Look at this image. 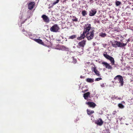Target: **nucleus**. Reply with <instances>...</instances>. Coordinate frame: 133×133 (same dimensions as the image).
Listing matches in <instances>:
<instances>
[{
	"instance_id": "1",
	"label": "nucleus",
	"mask_w": 133,
	"mask_h": 133,
	"mask_svg": "<svg viewBox=\"0 0 133 133\" xmlns=\"http://www.w3.org/2000/svg\"><path fill=\"white\" fill-rule=\"evenodd\" d=\"M112 45L113 46L116 48L117 47V46L118 47H122L125 46L127 45V43H124L117 41H115L112 43Z\"/></svg>"
},
{
	"instance_id": "2",
	"label": "nucleus",
	"mask_w": 133,
	"mask_h": 133,
	"mask_svg": "<svg viewBox=\"0 0 133 133\" xmlns=\"http://www.w3.org/2000/svg\"><path fill=\"white\" fill-rule=\"evenodd\" d=\"M86 40H83L79 42L78 43V45L77 46V47L79 49L81 48V52H82L83 50V48L85 45Z\"/></svg>"
},
{
	"instance_id": "3",
	"label": "nucleus",
	"mask_w": 133,
	"mask_h": 133,
	"mask_svg": "<svg viewBox=\"0 0 133 133\" xmlns=\"http://www.w3.org/2000/svg\"><path fill=\"white\" fill-rule=\"evenodd\" d=\"M94 32V30H93L86 33V36L88 40H90L93 38Z\"/></svg>"
},
{
	"instance_id": "4",
	"label": "nucleus",
	"mask_w": 133,
	"mask_h": 133,
	"mask_svg": "<svg viewBox=\"0 0 133 133\" xmlns=\"http://www.w3.org/2000/svg\"><path fill=\"white\" fill-rule=\"evenodd\" d=\"M105 54L104 53L103 56L107 59H108L110 61L111 64L112 65H114L115 63V61L114 58L107 54V53L105 52Z\"/></svg>"
},
{
	"instance_id": "5",
	"label": "nucleus",
	"mask_w": 133,
	"mask_h": 133,
	"mask_svg": "<svg viewBox=\"0 0 133 133\" xmlns=\"http://www.w3.org/2000/svg\"><path fill=\"white\" fill-rule=\"evenodd\" d=\"M114 80L115 81L117 79L119 81V83L121 84V85L122 86L124 84L123 79L122 77L120 75H117L115 76L114 78Z\"/></svg>"
},
{
	"instance_id": "6",
	"label": "nucleus",
	"mask_w": 133,
	"mask_h": 133,
	"mask_svg": "<svg viewBox=\"0 0 133 133\" xmlns=\"http://www.w3.org/2000/svg\"><path fill=\"white\" fill-rule=\"evenodd\" d=\"M59 28L58 25L55 24L52 26L50 28V30L54 32H57L59 30Z\"/></svg>"
},
{
	"instance_id": "7",
	"label": "nucleus",
	"mask_w": 133,
	"mask_h": 133,
	"mask_svg": "<svg viewBox=\"0 0 133 133\" xmlns=\"http://www.w3.org/2000/svg\"><path fill=\"white\" fill-rule=\"evenodd\" d=\"M91 28V25L90 24H85L84 27L83 31L85 33H87L89 32Z\"/></svg>"
},
{
	"instance_id": "8",
	"label": "nucleus",
	"mask_w": 133,
	"mask_h": 133,
	"mask_svg": "<svg viewBox=\"0 0 133 133\" xmlns=\"http://www.w3.org/2000/svg\"><path fill=\"white\" fill-rule=\"evenodd\" d=\"M102 64L103 66L105 67L108 70H112L113 69L112 66L110 65V64L107 62H102Z\"/></svg>"
},
{
	"instance_id": "9",
	"label": "nucleus",
	"mask_w": 133,
	"mask_h": 133,
	"mask_svg": "<svg viewBox=\"0 0 133 133\" xmlns=\"http://www.w3.org/2000/svg\"><path fill=\"white\" fill-rule=\"evenodd\" d=\"M91 70L92 72H94L95 73L96 75L97 76L101 77L100 72L97 69L96 67L95 66L94 67H92Z\"/></svg>"
},
{
	"instance_id": "10",
	"label": "nucleus",
	"mask_w": 133,
	"mask_h": 133,
	"mask_svg": "<svg viewBox=\"0 0 133 133\" xmlns=\"http://www.w3.org/2000/svg\"><path fill=\"white\" fill-rule=\"evenodd\" d=\"M86 104L88 105L89 107L92 108H94L96 106V104L92 102H86Z\"/></svg>"
},
{
	"instance_id": "11",
	"label": "nucleus",
	"mask_w": 133,
	"mask_h": 133,
	"mask_svg": "<svg viewBox=\"0 0 133 133\" xmlns=\"http://www.w3.org/2000/svg\"><path fill=\"white\" fill-rule=\"evenodd\" d=\"M41 17L43 18V21L47 23H48L49 22V18L46 15H43Z\"/></svg>"
},
{
	"instance_id": "12",
	"label": "nucleus",
	"mask_w": 133,
	"mask_h": 133,
	"mask_svg": "<svg viewBox=\"0 0 133 133\" xmlns=\"http://www.w3.org/2000/svg\"><path fill=\"white\" fill-rule=\"evenodd\" d=\"M35 5V3L34 2H31L29 3L28 5V8L30 10L33 9Z\"/></svg>"
},
{
	"instance_id": "13",
	"label": "nucleus",
	"mask_w": 133,
	"mask_h": 133,
	"mask_svg": "<svg viewBox=\"0 0 133 133\" xmlns=\"http://www.w3.org/2000/svg\"><path fill=\"white\" fill-rule=\"evenodd\" d=\"M103 121L101 118H99L96 121L95 123L101 126L103 124Z\"/></svg>"
},
{
	"instance_id": "14",
	"label": "nucleus",
	"mask_w": 133,
	"mask_h": 133,
	"mask_svg": "<svg viewBox=\"0 0 133 133\" xmlns=\"http://www.w3.org/2000/svg\"><path fill=\"white\" fill-rule=\"evenodd\" d=\"M85 34L86 35V33H85L83 31V32L81 35L80 36L77 38V40H81L82 39H84L85 37Z\"/></svg>"
},
{
	"instance_id": "15",
	"label": "nucleus",
	"mask_w": 133,
	"mask_h": 133,
	"mask_svg": "<svg viewBox=\"0 0 133 133\" xmlns=\"http://www.w3.org/2000/svg\"><path fill=\"white\" fill-rule=\"evenodd\" d=\"M97 12L95 10H91L90 11L89 15L90 16H93L95 15Z\"/></svg>"
},
{
	"instance_id": "16",
	"label": "nucleus",
	"mask_w": 133,
	"mask_h": 133,
	"mask_svg": "<svg viewBox=\"0 0 133 133\" xmlns=\"http://www.w3.org/2000/svg\"><path fill=\"white\" fill-rule=\"evenodd\" d=\"M90 94V93L89 92H88L84 94L83 95V97L84 99H87L88 97L89 96Z\"/></svg>"
},
{
	"instance_id": "17",
	"label": "nucleus",
	"mask_w": 133,
	"mask_h": 133,
	"mask_svg": "<svg viewBox=\"0 0 133 133\" xmlns=\"http://www.w3.org/2000/svg\"><path fill=\"white\" fill-rule=\"evenodd\" d=\"M34 40L36 42L42 45H44V43L42 42V41L40 39H35Z\"/></svg>"
},
{
	"instance_id": "18",
	"label": "nucleus",
	"mask_w": 133,
	"mask_h": 133,
	"mask_svg": "<svg viewBox=\"0 0 133 133\" xmlns=\"http://www.w3.org/2000/svg\"><path fill=\"white\" fill-rule=\"evenodd\" d=\"M87 114L90 115L94 113V112L93 110H91L88 109H87Z\"/></svg>"
},
{
	"instance_id": "19",
	"label": "nucleus",
	"mask_w": 133,
	"mask_h": 133,
	"mask_svg": "<svg viewBox=\"0 0 133 133\" xmlns=\"http://www.w3.org/2000/svg\"><path fill=\"white\" fill-rule=\"evenodd\" d=\"M86 81L88 82L92 83L94 82V79L88 78L86 79Z\"/></svg>"
},
{
	"instance_id": "20",
	"label": "nucleus",
	"mask_w": 133,
	"mask_h": 133,
	"mask_svg": "<svg viewBox=\"0 0 133 133\" xmlns=\"http://www.w3.org/2000/svg\"><path fill=\"white\" fill-rule=\"evenodd\" d=\"M72 20L73 21L77 22L78 21V19L75 16H72Z\"/></svg>"
},
{
	"instance_id": "21",
	"label": "nucleus",
	"mask_w": 133,
	"mask_h": 133,
	"mask_svg": "<svg viewBox=\"0 0 133 133\" xmlns=\"http://www.w3.org/2000/svg\"><path fill=\"white\" fill-rule=\"evenodd\" d=\"M106 35L105 33H103V32L101 33L99 35V36L102 37H105Z\"/></svg>"
},
{
	"instance_id": "22",
	"label": "nucleus",
	"mask_w": 133,
	"mask_h": 133,
	"mask_svg": "<svg viewBox=\"0 0 133 133\" xmlns=\"http://www.w3.org/2000/svg\"><path fill=\"white\" fill-rule=\"evenodd\" d=\"M76 38V35H74L69 37V39H74Z\"/></svg>"
},
{
	"instance_id": "23",
	"label": "nucleus",
	"mask_w": 133,
	"mask_h": 133,
	"mask_svg": "<svg viewBox=\"0 0 133 133\" xmlns=\"http://www.w3.org/2000/svg\"><path fill=\"white\" fill-rule=\"evenodd\" d=\"M118 107L121 109H123L124 108V106L121 103H119L118 105Z\"/></svg>"
},
{
	"instance_id": "24",
	"label": "nucleus",
	"mask_w": 133,
	"mask_h": 133,
	"mask_svg": "<svg viewBox=\"0 0 133 133\" xmlns=\"http://www.w3.org/2000/svg\"><path fill=\"white\" fill-rule=\"evenodd\" d=\"M82 13L83 16H85V15H87V11L85 10H83L82 11Z\"/></svg>"
},
{
	"instance_id": "25",
	"label": "nucleus",
	"mask_w": 133,
	"mask_h": 133,
	"mask_svg": "<svg viewBox=\"0 0 133 133\" xmlns=\"http://www.w3.org/2000/svg\"><path fill=\"white\" fill-rule=\"evenodd\" d=\"M59 0H56V1H55L53 2L52 4V6H54L56 4L58 3L59 2Z\"/></svg>"
},
{
	"instance_id": "26",
	"label": "nucleus",
	"mask_w": 133,
	"mask_h": 133,
	"mask_svg": "<svg viewBox=\"0 0 133 133\" xmlns=\"http://www.w3.org/2000/svg\"><path fill=\"white\" fill-rule=\"evenodd\" d=\"M121 4V2L119 1H116V5L117 6Z\"/></svg>"
},
{
	"instance_id": "27",
	"label": "nucleus",
	"mask_w": 133,
	"mask_h": 133,
	"mask_svg": "<svg viewBox=\"0 0 133 133\" xmlns=\"http://www.w3.org/2000/svg\"><path fill=\"white\" fill-rule=\"evenodd\" d=\"M102 79V78L101 77L95 79V81H98L100 80H101Z\"/></svg>"
},
{
	"instance_id": "28",
	"label": "nucleus",
	"mask_w": 133,
	"mask_h": 133,
	"mask_svg": "<svg viewBox=\"0 0 133 133\" xmlns=\"http://www.w3.org/2000/svg\"><path fill=\"white\" fill-rule=\"evenodd\" d=\"M88 91V89H86V90H83V91H82V92H83V93H85V92H87V91Z\"/></svg>"
},
{
	"instance_id": "29",
	"label": "nucleus",
	"mask_w": 133,
	"mask_h": 133,
	"mask_svg": "<svg viewBox=\"0 0 133 133\" xmlns=\"http://www.w3.org/2000/svg\"><path fill=\"white\" fill-rule=\"evenodd\" d=\"M101 86L102 87H104V84H102L101 85Z\"/></svg>"
},
{
	"instance_id": "30",
	"label": "nucleus",
	"mask_w": 133,
	"mask_h": 133,
	"mask_svg": "<svg viewBox=\"0 0 133 133\" xmlns=\"http://www.w3.org/2000/svg\"><path fill=\"white\" fill-rule=\"evenodd\" d=\"M80 77L81 78H84L85 77H84V76H80Z\"/></svg>"
},
{
	"instance_id": "31",
	"label": "nucleus",
	"mask_w": 133,
	"mask_h": 133,
	"mask_svg": "<svg viewBox=\"0 0 133 133\" xmlns=\"http://www.w3.org/2000/svg\"><path fill=\"white\" fill-rule=\"evenodd\" d=\"M106 130V131H108H108H109V129H108V130L107 129V130Z\"/></svg>"
},
{
	"instance_id": "32",
	"label": "nucleus",
	"mask_w": 133,
	"mask_h": 133,
	"mask_svg": "<svg viewBox=\"0 0 133 133\" xmlns=\"http://www.w3.org/2000/svg\"><path fill=\"white\" fill-rule=\"evenodd\" d=\"M130 41V40L129 39H128L127 40V42H128Z\"/></svg>"
},
{
	"instance_id": "33",
	"label": "nucleus",
	"mask_w": 133,
	"mask_h": 133,
	"mask_svg": "<svg viewBox=\"0 0 133 133\" xmlns=\"http://www.w3.org/2000/svg\"><path fill=\"white\" fill-rule=\"evenodd\" d=\"M121 98H118V99H121Z\"/></svg>"
},
{
	"instance_id": "34",
	"label": "nucleus",
	"mask_w": 133,
	"mask_h": 133,
	"mask_svg": "<svg viewBox=\"0 0 133 133\" xmlns=\"http://www.w3.org/2000/svg\"><path fill=\"white\" fill-rule=\"evenodd\" d=\"M73 47V48H75V46H74Z\"/></svg>"
},
{
	"instance_id": "35",
	"label": "nucleus",
	"mask_w": 133,
	"mask_h": 133,
	"mask_svg": "<svg viewBox=\"0 0 133 133\" xmlns=\"http://www.w3.org/2000/svg\"><path fill=\"white\" fill-rule=\"evenodd\" d=\"M132 10H133V8L132 9Z\"/></svg>"
},
{
	"instance_id": "36",
	"label": "nucleus",
	"mask_w": 133,
	"mask_h": 133,
	"mask_svg": "<svg viewBox=\"0 0 133 133\" xmlns=\"http://www.w3.org/2000/svg\"><path fill=\"white\" fill-rule=\"evenodd\" d=\"M132 94H133V93H132Z\"/></svg>"
}]
</instances>
